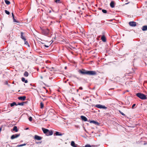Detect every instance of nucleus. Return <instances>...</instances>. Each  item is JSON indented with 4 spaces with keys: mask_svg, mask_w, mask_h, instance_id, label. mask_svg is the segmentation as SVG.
Segmentation results:
<instances>
[{
    "mask_svg": "<svg viewBox=\"0 0 147 147\" xmlns=\"http://www.w3.org/2000/svg\"><path fill=\"white\" fill-rule=\"evenodd\" d=\"M42 129L43 133L47 136L52 135L53 134V132L52 130H49L48 129L44 128H42Z\"/></svg>",
    "mask_w": 147,
    "mask_h": 147,
    "instance_id": "nucleus-1",
    "label": "nucleus"
},
{
    "mask_svg": "<svg viewBox=\"0 0 147 147\" xmlns=\"http://www.w3.org/2000/svg\"><path fill=\"white\" fill-rule=\"evenodd\" d=\"M136 96L142 99H146L147 98L146 96L143 94L138 93L136 94Z\"/></svg>",
    "mask_w": 147,
    "mask_h": 147,
    "instance_id": "nucleus-2",
    "label": "nucleus"
},
{
    "mask_svg": "<svg viewBox=\"0 0 147 147\" xmlns=\"http://www.w3.org/2000/svg\"><path fill=\"white\" fill-rule=\"evenodd\" d=\"M42 32L43 34L45 35H47L49 34V30L47 28H44L42 29Z\"/></svg>",
    "mask_w": 147,
    "mask_h": 147,
    "instance_id": "nucleus-3",
    "label": "nucleus"
},
{
    "mask_svg": "<svg viewBox=\"0 0 147 147\" xmlns=\"http://www.w3.org/2000/svg\"><path fill=\"white\" fill-rule=\"evenodd\" d=\"M97 74L96 71H88L87 75H96Z\"/></svg>",
    "mask_w": 147,
    "mask_h": 147,
    "instance_id": "nucleus-4",
    "label": "nucleus"
},
{
    "mask_svg": "<svg viewBox=\"0 0 147 147\" xmlns=\"http://www.w3.org/2000/svg\"><path fill=\"white\" fill-rule=\"evenodd\" d=\"M87 71L84 69L79 70L78 71L79 72L83 75L87 74Z\"/></svg>",
    "mask_w": 147,
    "mask_h": 147,
    "instance_id": "nucleus-5",
    "label": "nucleus"
},
{
    "mask_svg": "<svg viewBox=\"0 0 147 147\" xmlns=\"http://www.w3.org/2000/svg\"><path fill=\"white\" fill-rule=\"evenodd\" d=\"M94 106L95 107L100 109H106L107 108V107L105 106L101 105L100 104L96 105Z\"/></svg>",
    "mask_w": 147,
    "mask_h": 147,
    "instance_id": "nucleus-6",
    "label": "nucleus"
},
{
    "mask_svg": "<svg viewBox=\"0 0 147 147\" xmlns=\"http://www.w3.org/2000/svg\"><path fill=\"white\" fill-rule=\"evenodd\" d=\"M20 134H17L15 135H12L11 137V140L14 139L15 138H16L20 136Z\"/></svg>",
    "mask_w": 147,
    "mask_h": 147,
    "instance_id": "nucleus-7",
    "label": "nucleus"
},
{
    "mask_svg": "<svg viewBox=\"0 0 147 147\" xmlns=\"http://www.w3.org/2000/svg\"><path fill=\"white\" fill-rule=\"evenodd\" d=\"M130 26L132 27H134L136 26V23L134 22H130L129 23Z\"/></svg>",
    "mask_w": 147,
    "mask_h": 147,
    "instance_id": "nucleus-8",
    "label": "nucleus"
},
{
    "mask_svg": "<svg viewBox=\"0 0 147 147\" xmlns=\"http://www.w3.org/2000/svg\"><path fill=\"white\" fill-rule=\"evenodd\" d=\"M42 137H41L37 135H35L34 137V139L35 140H40L42 139Z\"/></svg>",
    "mask_w": 147,
    "mask_h": 147,
    "instance_id": "nucleus-9",
    "label": "nucleus"
},
{
    "mask_svg": "<svg viewBox=\"0 0 147 147\" xmlns=\"http://www.w3.org/2000/svg\"><path fill=\"white\" fill-rule=\"evenodd\" d=\"M21 38L24 40H26V38L24 36V33L22 32H21Z\"/></svg>",
    "mask_w": 147,
    "mask_h": 147,
    "instance_id": "nucleus-10",
    "label": "nucleus"
},
{
    "mask_svg": "<svg viewBox=\"0 0 147 147\" xmlns=\"http://www.w3.org/2000/svg\"><path fill=\"white\" fill-rule=\"evenodd\" d=\"M26 98V97L25 96H23L19 97L18 98L19 100H25Z\"/></svg>",
    "mask_w": 147,
    "mask_h": 147,
    "instance_id": "nucleus-11",
    "label": "nucleus"
},
{
    "mask_svg": "<svg viewBox=\"0 0 147 147\" xmlns=\"http://www.w3.org/2000/svg\"><path fill=\"white\" fill-rule=\"evenodd\" d=\"M80 117L82 120L84 121H87V119L84 116H81Z\"/></svg>",
    "mask_w": 147,
    "mask_h": 147,
    "instance_id": "nucleus-12",
    "label": "nucleus"
},
{
    "mask_svg": "<svg viewBox=\"0 0 147 147\" xmlns=\"http://www.w3.org/2000/svg\"><path fill=\"white\" fill-rule=\"evenodd\" d=\"M101 39L102 41L104 42H105L106 41V38L104 35H103L101 38Z\"/></svg>",
    "mask_w": 147,
    "mask_h": 147,
    "instance_id": "nucleus-13",
    "label": "nucleus"
},
{
    "mask_svg": "<svg viewBox=\"0 0 147 147\" xmlns=\"http://www.w3.org/2000/svg\"><path fill=\"white\" fill-rule=\"evenodd\" d=\"M115 3L113 1H112L110 3V6L112 8H114L115 7Z\"/></svg>",
    "mask_w": 147,
    "mask_h": 147,
    "instance_id": "nucleus-14",
    "label": "nucleus"
},
{
    "mask_svg": "<svg viewBox=\"0 0 147 147\" xmlns=\"http://www.w3.org/2000/svg\"><path fill=\"white\" fill-rule=\"evenodd\" d=\"M90 123H93L96 125H99V123L98 122L94 120L90 121Z\"/></svg>",
    "mask_w": 147,
    "mask_h": 147,
    "instance_id": "nucleus-15",
    "label": "nucleus"
},
{
    "mask_svg": "<svg viewBox=\"0 0 147 147\" xmlns=\"http://www.w3.org/2000/svg\"><path fill=\"white\" fill-rule=\"evenodd\" d=\"M55 134L56 136H61L63 135L62 133L58 131H56V132L54 134V135Z\"/></svg>",
    "mask_w": 147,
    "mask_h": 147,
    "instance_id": "nucleus-16",
    "label": "nucleus"
},
{
    "mask_svg": "<svg viewBox=\"0 0 147 147\" xmlns=\"http://www.w3.org/2000/svg\"><path fill=\"white\" fill-rule=\"evenodd\" d=\"M26 103V102H18V104H17V105H21V106H23Z\"/></svg>",
    "mask_w": 147,
    "mask_h": 147,
    "instance_id": "nucleus-17",
    "label": "nucleus"
},
{
    "mask_svg": "<svg viewBox=\"0 0 147 147\" xmlns=\"http://www.w3.org/2000/svg\"><path fill=\"white\" fill-rule=\"evenodd\" d=\"M142 30L143 31H146L147 30V26H143L142 27Z\"/></svg>",
    "mask_w": 147,
    "mask_h": 147,
    "instance_id": "nucleus-18",
    "label": "nucleus"
},
{
    "mask_svg": "<svg viewBox=\"0 0 147 147\" xmlns=\"http://www.w3.org/2000/svg\"><path fill=\"white\" fill-rule=\"evenodd\" d=\"M13 131H15V132H17L18 131V130L17 129V127L16 126H14L13 127Z\"/></svg>",
    "mask_w": 147,
    "mask_h": 147,
    "instance_id": "nucleus-19",
    "label": "nucleus"
},
{
    "mask_svg": "<svg viewBox=\"0 0 147 147\" xmlns=\"http://www.w3.org/2000/svg\"><path fill=\"white\" fill-rule=\"evenodd\" d=\"M22 81L24 82L25 83H27L28 82V81L26 80H25V78H24L22 77Z\"/></svg>",
    "mask_w": 147,
    "mask_h": 147,
    "instance_id": "nucleus-20",
    "label": "nucleus"
},
{
    "mask_svg": "<svg viewBox=\"0 0 147 147\" xmlns=\"http://www.w3.org/2000/svg\"><path fill=\"white\" fill-rule=\"evenodd\" d=\"M71 145L74 147H76V146L75 145V144L74 141H72L71 142Z\"/></svg>",
    "mask_w": 147,
    "mask_h": 147,
    "instance_id": "nucleus-21",
    "label": "nucleus"
},
{
    "mask_svg": "<svg viewBox=\"0 0 147 147\" xmlns=\"http://www.w3.org/2000/svg\"><path fill=\"white\" fill-rule=\"evenodd\" d=\"M82 4L83 6V7L80 6L79 7L81 8H82V9H84V6L86 5V4L85 3H82Z\"/></svg>",
    "mask_w": 147,
    "mask_h": 147,
    "instance_id": "nucleus-22",
    "label": "nucleus"
},
{
    "mask_svg": "<svg viewBox=\"0 0 147 147\" xmlns=\"http://www.w3.org/2000/svg\"><path fill=\"white\" fill-rule=\"evenodd\" d=\"M14 105H17V104L16 102H14L12 103H11L10 104V106L11 107H13Z\"/></svg>",
    "mask_w": 147,
    "mask_h": 147,
    "instance_id": "nucleus-23",
    "label": "nucleus"
},
{
    "mask_svg": "<svg viewBox=\"0 0 147 147\" xmlns=\"http://www.w3.org/2000/svg\"><path fill=\"white\" fill-rule=\"evenodd\" d=\"M24 76L26 77H28V72L27 71H25L24 74Z\"/></svg>",
    "mask_w": 147,
    "mask_h": 147,
    "instance_id": "nucleus-24",
    "label": "nucleus"
},
{
    "mask_svg": "<svg viewBox=\"0 0 147 147\" xmlns=\"http://www.w3.org/2000/svg\"><path fill=\"white\" fill-rule=\"evenodd\" d=\"M5 3L7 5H9L10 4V2L7 0H5Z\"/></svg>",
    "mask_w": 147,
    "mask_h": 147,
    "instance_id": "nucleus-25",
    "label": "nucleus"
},
{
    "mask_svg": "<svg viewBox=\"0 0 147 147\" xmlns=\"http://www.w3.org/2000/svg\"><path fill=\"white\" fill-rule=\"evenodd\" d=\"M44 106V104L42 102H41L40 103V107L41 109H42L43 108Z\"/></svg>",
    "mask_w": 147,
    "mask_h": 147,
    "instance_id": "nucleus-26",
    "label": "nucleus"
},
{
    "mask_svg": "<svg viewBox=\"0 0 147 147\" xmlns=\"http://www.w3.org/2000/svg\"><path fill=\"white\" fill-rule=\"evenodd\" d=\"M54 1L57 3H61V1L60 0H54Z\"/></svg>",
    "mask_w": 147,
    "mask_h": 147,
    "instance_id": "nucleus-27",
    "label": "nucleus"
},
{
    "mask_svg": "<svg viewBox=\"0 0 147 147\" xmlns=\"http://www.w3.org/2000/svg\"><path fill=\"white\" fill-rule=\"evenodd\" d=\"M25 42V44L26 45H27L29 47H30V46L29 45L27 41H26V40H24Z\"/></svg>",
    "mask_w": 147,
    "mask_h": 147,
    "instance_id": "nucleus-28",
    "label": "nucleus"
},
{
    "mask_svg": "<svg viewBox=\"0 0 147 147\" xmlns=\"http://www.w3.org/2000/svg\"><path fill=\"white\" fill-rule=\"evenodd\" d=\"M26 145V144H21L20 145H18L17 146V147H20L22 146H25Z\"/></svg>",
    "mask_w": 147,
    "mask_h": 147,
    "instance_id": "nucleus-29",
    "label": "nucleus"
},
{
    "mask_svg": "<svg viewBox=\"0 0 147 147\" xmlns=\"http://www.w3.org/2000/svg\"><path fill=\"white\" fill-rule=\"evenodd\" d=\"M13 21L14 22L18 23H19L20 22L16 20L15 18L14 17H13Z\"/></svg>",
    "mask_w": 147,
    "mask_h": 147,
    "instance_id": "nucleus-30",
    "label": "nucleus"
},
{
    "mask_svg": "<svg viewBox=\"0 0 147 147\" xmlns=\"http://www.w3.org/2000/svg\"><path fill=\"white\" fill-rule=\"evenodd\" d=\"M5 13L6 14H7V15H9L10 14V12L9 11H7V10H5Z\"/></svg>",
    "mask_w": 147,
    "mask_h": 147,
    "instance_id": "nucleus-31",
    "label": "nucleus"
},
{
    "mask_svg": "<svg viewBox=\"0 0 147 147\" xmlns=\"http://www.w3.org/2000/svg\"><path fill=\"white\" fill-rule=\"evenodd\" d=\"M102 12L104 13H107V11L105 9H102Z\"/></svg>",
    "mask_w": 147,
    "mask_h": 147,
    "instance_id": "nucleus-32",
    "label": "nucleus"
},
{
    "mask_svg": "<svg viewBox=\"0 0 147 147\" xmlns=\"http://www.w3.org/2000/svg\"><path fill=\"white\" fill-rule=\"evenodd\" d=\"M119 111L122 115L125 116V115L123 112H122L120 110H119Z\"/></svg>",
    "mask_w": 147,
    "mask_h": 147,
    "instance_id": "nucleus-33",
    "label": "nucleus"
},
{
    "mask_svg": "<svg viewBox=\"0 0 147 147\" xmlns=\"http://www.w3.org/2000/svg\"><path fill=\"white\" fill-rule=\"evenodd\" d=\"M85 147H92V146L90 145L87 144L85 145Z\"/></svg>",
    "mask_w": 147,
    "mask_h": 147,
    "instance_id": "nucleus-34",
    "label": "nucleus"
},
{
    "mask_svg": "<svg viewBox=\"0 0 147 147\" xmlns=\"http://www.w3.org/2000/svg\"><path fill=\"white\" fill-rule=\"evenodd\" d=\"M29 120L30 121H31L32 120V118L31 117H30L29 118Z\"/></svg>",
    "mask_w": 147,
    "mask_h": 147,
    "instance_id": "nucleus-35",
    "label": "nucleus"
},
{
    "mask_svg": "<svg viewBox=\"0 0 147 147\" xmlns=\"http://www.w3.org/2000/svg\"><path fill=\"white\" fill-rule=\"evenodd\" d=\"M135 105H136L135 104H134L132 106V108H134V107L135 106Z\"/></svg>",
    "mask_w": 147,
    "mask_h": 147,
    "instance_id": "nucleus-36",
    "label": "nucleus"
},
{
    "mask_svg": "<svg viewBox=\"0 0 147 147\" xmlns=\"http://www.w3.org/2000/svg\"><path fill=\"white\" fill-rule=\"evenodd\" d=\"M44 46L45 47H49V46L46 45H44Z\"/></svg>",
    "mask_w": 147,
    "mask_h": 147,
    "instance_id": "nucleus-37",
    "label": "nucleus"
},
{
    "mask_svg": "<svg viewBox=\"0 0 147 147\" xmlns=\"http://www.w3.org/2000/svg\"><path fill=\"white\" fill-rule=\"evenodd\" d=\"M79 89H80V90H82L83 89V88L82 87H79Z\"/></svg>",
    "mask_w": 147,
    "mask_h": 147,
    "instance_id": "nucleus-38",
    "label": "nucleus"
},
{
    "mask_svg": "<svg viewBox=\"0 0 147 147\" xmlns=\"http://www.w3.org/2000/svg\"><path fill=\"white\" fill-rule=\"evenodd\" d=\"M12 16L13 17H13H14V15L13 13H12Z\"/></svg>",
    "mask_w": 147,
    "mask_h": 147,
    "instance_id": "nucleus-39",
    "label": "nucleus"
},
{
    "mask_svg": "<svg viewBox=\"0 0 147 147\" xmlns=\"http://www.w3.org/2000/svg\"><path fill=\"white\" fill-rule=\"evenodd\" d=\"M40 78H41V79H43V77L42 76H40Z\"/></svg>",
    "mask_w": 147,
    "mask_h": 147,
    "instance_id": "nucleus-40",
    "label": "nucleus"
},
{
    "mask_svg": "<svg viewBox=\"0 0 147 147\" xmlns=\"http://www.w3.org/2000/svg\"><path fill=\"white\" fill-rule=\"evenodd\" d=\"M1 129H2V128H0V131H1Z\"/></svg>",
    "mask_w": 147,
    "mask_h": 147,
    "instance_id": "nucleus-41",
    "label": "nucleus"
},
{
    "mask_svg": "<svg viewBox=\"0 0 147 147\" xmlns=\"http://www.w3.org/2000/svg\"><path fill=\"white\" fill-rule=\"evenodd\" d=\"M51 12V10H50L49 11V13H50Z\"/></svg>",
    "mask_w": 147,
    "mask_h": 147,
    "instance_id": "nucleus-42",
    "label": "nucleus"
},
{
    "mask_svg": "<svg viewBox=\"0 0 147 147\" xmlns=\"http://www.w3.org/2000/svg\"><path fill=\"white\" fill-rule=\"evenodd\" d=\"M43 88H45V87H43Z\"/></svg>",
    "mask_w": 147,
    "mask_h": 147,
    "instance_id": "nucleus-43",
    "label": "nucleus"
},
{
    "mask_svg": "<svg viewBox=\"0 0 147 147\" xmlns=\"http://www.w3.org/2000/svg\"><path fill=\"white\" fill-rule=\"evenodd\" d=\"M53 23L52 21H51V23Z\"/></svg>",
    "mask_w": 147,
    "mask_h": 147,
    "instance_id": "nucleus-44",
    "label": "nucleus"
},
{
    "mask_svg": "<svg viewBox=\"0 0 147 147\" xmlns=\"http://www.w3.org/2000/svg\"><path fill=\"white\" fill-rule=\"evenodd\" d=\"M28 129V128H26V129Z\"/></svg>",
    "mask_w": 147,
    "mask_h": 147,
    "instance_id": "nucleus-45",
    "label": "nucleus"
},
{
    "mask_svg": "<svg viewBox=\"0 0 147 147\" xmlns=\"http://www.w3.org/2000/svg\"><path fill=\"white\" fill-rule=\"evenodd\" d=\"M52 69H53V68H54L53 67H52Z\"/></svg>",
    "mask_w": 147,
    "mask_h": 147,
    "instance_id": "nucleus-46",
    "label": "nucleus"
},
{
    "mask_svg": "<svg viewBox=\"0 0 147 147\" xmlns=\"http://www.w3.org/2000/svg\"><path fill=\"white\" fill-rule=\"evenodd\" d=\"M78 90H77V91H78Z\"/></svg>",
    "mask_w": 147,
    "mask_h": 147,
    "instance_id": "nucleus-47",
    "label": "nucleus"
}]
</instances>
